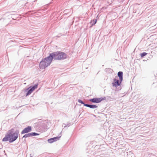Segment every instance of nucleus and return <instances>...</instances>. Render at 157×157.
I'll list each match as a JSON object with an SVG mask.
<instances>
[{
	"label": "nucleus",
	"instance_id": "f257e3e1",
	"mask_svg": "<svg viewBox=\"0 0 157 157\" xmlns=\"http://www.w3.org/2000/svg\"><path fill=\"white\" fill-rule=\"evenodd\" d=\"M20 132L19 129L17 127L13 128L8 131L2 141L6 142L9 141L11 143L15 141L18 138Z\"/></svg>",
	"mask_w": 157,
	"mask_h": 157
},
{
	"label": "nucleus",
	"instance_id": "f03ea898",
	"mask_svg": "<svg viewBox=\"0 0 157 157\" xmlns=\"http://www.w3.org/2000/svg\"><path fill=\"white\" fill-rule=\"evenodd\" d=\"M50 57L53 60V59L55 60H61L66 59L67 55L63 52L57 51L49 54Z\"/></svg>",
	"mask_w": 157,
	"mask_h": 157
},
{
	"label": "nucleus",
	"instance_id": "7ed1b4c3",
	"mask_svg": "<svg viewBox=\"0 0 157 157\" xmlns=\"http://www.w3.org/2000/svg\"><path fill=\"white\" fill-rule=\"evenodd\" d=\"M52 61L49 54L48 56L42 59L39 64V67L41 69H45L50 64Z\"/></svg>",
	"mask_w": 157,
	"mask_h": 157
},
{
	"label": "nucleus",
	"instance_id": "20e7f679",
	"mask_svg": "<svg viewBox=\"0 0 157 157\" xmlns=\"http://www.w3.org/2000/svg\"><path fill=\"white\" fill-rule=\"evenodd\" d=\"M105 97H101L100 98H94L90 99L89 101L94 103H100L101 101L105 100Z\"/></svg>",
	"mask_w": 157,
	"mask_h": 157
},
{
	"label": "nucleus",
	"instance_id": "39448f33",
	"mask_svg": "<svg viewBox=\"0 0 157 157\" xmlns=\"http://www.w3.org/2000/svg\"><path fill=\"white\" fill-rule=\"evenodd\" d=\"M122 81H121V80H119L118 79L116 78H114L113 79V82L112 83V85L113 86H115L116 87H117L118 86L121 85Z\"/></svg>",
	"mask_w": 157,
	"mask_h": 157
},
{
	"label": "nucleus",
	"instance_id": "423d86ee",
	"mask_svg": "<svg viewBox=\"0 0 157 157\" xmlns=\"http://www.w3.org/2000/svg\"><path fill=\"white\" fill-rule=\"evenodd\" d=\"M33 90L31 88V87H29L26 89H24L23 90V91L24 92H26V96H27L28 95H30L33 92Z\"/></svg>",
	"mask_w": 157,
	"mask_h": 157
},
{
	"label": "nucleus",
	"instance_id": "0eeeda50",
	"mask_svg": "<svg viewBox=\"0 0 157 157\" xmlns=\"http://www.w3.org/2000/svg\"><path fill=\"white\" fill-rule=\"evenodd\" d=\"M60 136H56V137L51 138L48 140V142L49 143H52L54 142H56L59 140L60 137Z\"/></svg>",
	"mask_w": 157,
	"mask_h": 157
},
{
	"label": "nucleus",
	"instance_id": "6e6552de",
	"mask_svg": "<svg viewBox=\"0 0 157 157\" xmlns=\"http://www.w3.org/2000/svg\"><path fill=\"white\" fill-rule=\"evenodd\" d=\"M32 129V127L30 126H28L25 128L21 132V134H24L28 133L31 131Z\"/></svg>",
	"mask_w": 157,
	"mask_h": 157
},
{
	"label": "nucleus",
	"instance_id": "1a4fd4ad",
	"mask_svg": "<svg viewBox=\"0 0 157 157\" xmlns=\"http://www.w3.org/2000/svg\"><path fill=\"white\" fill-rule=\"evenodd\" d=\"M123 73L122 71H119L117 73V76L119 77V80L121 81H122L123 80Z\"/></svg>",
	"mask_w": 157,
	"mask_h": 157
},
{
	"label": "nucleus",
	"instance_id": "9d476101",
	"mask_svg": "<svg viewBox=\"0 0 157 157\" xmlns=\"http://www.w3.org/2000/svg\"><path fill=\"white\" fill-rule=\"evenodd\" d=\"M86 105V107L92 109H95L97 108L98 107L97 105H94L87 104V105Z\"/></svg>",
	"mask_w": 157,
	"mask_h": 157
},
{
	"label": "nucleus",
	"instance_id": "9b49d317",
	"mask_svg": "<svg viewBox=\"0 0 157 157\" xmlns=\"http://www.w3.org/2000/svg\"><path fill=\"white\" fill-rule=\"evenodd\" d=\"M38 83H36L33 86H32L30 87H31V88L32 89V90H34L38 86Z\"/></svg>",
	"mask_w": 157,
	"mask_h": 157
},
{
	"label": "nucleus",
	"instance_id": "f8f14e48",
	"mask_svg": "<svg viewBox=\"0 0 157 157\" xmlns=\"http://www.w3.org/2000/svg\"><path fill=\"white\" fill-rule=\"evenodd\" d=\"M31 137V133H29L26 134H25V135H24L23 136L22 138H27V137Z\"/></svg>",
	"mask_w": 157,
	"mask_h": 157
},
{
	"label": "nucleus",
	"instance_id": "ddd939ff",
	"mask_svg": "<svg viewBox=\"0 0 157 157\" xmlns=\"http://www.w3.org/2000/svg\"><path fill=\"white\" fill-rule=\"evenodd\" d=\"M97 19H94L93 21H91L90 22V23L91 25V26H93L97 22Z\"/></svg>",
	"mask_w": 157,
	"mask_h": 157
},
{
	"label": "nucleus",
	"instance_id": "4468645a",
	"mask_svg": "<svg viewBox=\"0 0 157 157\" xmlns=\"http://www.w3.org/2000/svg\"><path fill=\"white\" fill-rule=\"evenodd\" d=\"M78 102L79 103H80L82 104L83 105L85 106H86V105H87L86 104H85L82 100H81V99H79L78 100Z\"/></svg>",
	"mask_w": 157,
	"mask_h": 157
},
{
	"label": "nucleus",
	"instance_id": "2eb2a0df",
	"mask_svg": "<svg viewBox=\"0 0 157 157\" xmlns=\"http://www.w3.org/2000/svg\"><path fill=\"white\" fill-rule=\"evenodd\" d=\"M31 133V137L33 136H38L39 135V133L35 132H32Z\"/></svg>",
	"mask_w": 157,
	"mask_h": 157
},
{
	"label": "nucleus",
	"instance_id": "dca6fc26",
	"mask_svg": "<svg viewBox=\"0 0 157 157\" xmlns=\"http://www.w3.org/2000/svg\"><path fill=\"white\" fill-rule=\"evenodd\" d=\"M63 125H65L64 126V128H65L67 127H69L71 125V123H69L66 124H65V123H63Z\"/></svg>",
	"mask_w": 157,
	"mask_h": 157
},
{
	"label": "nucleus",
	"instance_id": "f3484780",
	"mask_svg": "<svg viewBox=\"0 0 157 157\" xmlns=\"http://www.w3.org/2000/svg\"><path fill=\"white\" fill-rule=\"evenodd\" d=\"M147 54V53L146 52H143L140 54L141 58H143L144 57L146 56Z\"/></svg>",
	"mask_w": 157,
	"mask_h": 157
},
{
	"label": "nucleus",
	"instance_id": "a211bd4d",
	"mask_svg": "<svg viewBox=\"0 0 157 157\" xmlns=\"http://www.w3.org/2000/svg\"><path fill=\"white\" fill-rule=\"evenodd\" d=\"M126 94V93H124L123 94H121L120 95V96H121V97H123V96H124Z\"/></svg>",
	"mask_w": 157,
	"mask_h": 157
},
{
	"label": "nucleus",
	"instance_id": "6ab92c4d",
	"mask_svg": "<svg viewBox=\"0 0 157 157\" xmlns=\"http://www.w3.org/2000/svg\"><path fill=\"white\" fill-rule=\"evenodd\" d=\"M109 70V71H111V70H112L110 68H108V69H105V70H106V71L107 70Z\"/></svg>",
	"mask_w": 157,
	"mask_h": 157
},
{
	"label": "nucleus",
	"instance_id": "aec40b11",
	"mask_svg": "<svg viewBox=\"0 0 157 157\" xmlns=\"http://www.w3.org/2000/svg\"><path fill=\"white\" fill-rule=\"evenodd\" d=\"M67 10H65L64 11V12H67Z\"/></svg>",
	"mask_w": 157,
	"mask_h": 157
}]
</instances>
